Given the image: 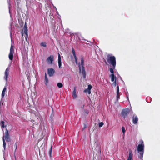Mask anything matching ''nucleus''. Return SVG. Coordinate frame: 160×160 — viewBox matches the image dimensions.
I'll use <instances>...</instances> for the list:
<instances>
[{
    "label": "nucleus",
    "mask_w": 160,
    "mask_h": 160,
    "mask_svg": "<svg viewBox=\"0 0 160 160\" xmlns=\"http://www.w3.org/2000/svg\"><path fill=\"white\" fill-rule=\"evenodd\" d=\"M81 62L78 63V67L80 73H82L84 78H86V72L83 66H84V58L82 56H81L80 58Z\"/></svg>",
    "instance_id": "obj_1"
},
{
    "label": "nucleus",
    "mask_w": 160,
    "mask_h": 160,
    "mask_svg": "<svg viewBox=\"0 0 160 160\" xmlns=\"http://www.w3.org/2000/svg\"><path fill=\"white\" fill-rule=\"evenodd\" d=\"M107 62L111 64L113 67L115 68L116 65V58L114 56L108 55L107 56Z\"/></svg>",
    "instance_id": "obj_2"
},
{
    "label": "nucleus",
    "mask_w": 160,
    "mask_h": 160,
    "mask_svg": "<svg viewBox=\"0 0 160 160\" xmlns=\"http://www.w3.org/2000/svg\"><path fill=\"white\" fill-rule=\"evenodd\" d=\"M3 147L4 149H5L6 143L5 142V139L7 142H9L10 141V137L9 135L8 131L7 129H6V131L5 132V135L3 137Z\"/></svg>",
    "instance_id": "obj_3"
},
{
    "label": "nucleus",
    "mask_w": 160,
    "mask_h": 160,
    "mask_svg": "<svg viewBox=\"0 0 160 160\" xmlns=\"http://www.w3.org/2000/svg\"><path fill=\"white\" fill-rule=\"evenodd\" d=\"M140 144H139L137 147V150L138 152L144 153V145L142 140L140 141Z\"/></svg>",
    "instance_id": "obj_4"
},
{
    "label": "nucleus",
    "mask_w": 160,
    "mask_h": 160,
    "mask_svg": "<svg viewBox=\"0 0 160 160\" xmlns=\"http://www.w3.org/2000/svg\"><path fill=\"white\" fill-rule=\"evenodd\" d=\"M10 69V68L8 67L6 69L5 71L4 79L5 80L6 82L8 81V77L9 75Z\"/></svg>",
    "instance_id": "obj_5"
},
{
    "label": "nucleus",
    "mask_w": 160,
    "mask_h": 160,
    "mask_svg": "<svg viewBox=\"0 0 160 160\" xmlns=\"http://www.w3.org/2000/svg\"><path fill=\"white\" fill-rule=\"evenodd\" d=\"M13 52L14 49L13 48V47L12 45H11L10 48V52L8 55L9 59L11 61H12L13 60Z\"/></svg>",
    "instance_id": "obj_6"
},
{
    "label": "nucleus",
    "mask_w": 160,
    "mask_h": 160,
    "mask_svg": "<svg viewBox=\"0 0 160 160\" xmlns=\"http://www.w3.org/2000/svg\"><path fill=\"white\" fill-rule=\"evenodd\" d=\"M129 110L128 108L123 109L122 111V115L124 118H125L129 113Z\"/></svg>",
    "instance_id": "obj_7"
},
{
    "label": "nucleus",
    "mask_w": 160,
    "mask_h": 160,
    "mask_svg": "<svg viewBox=\"0 0 160 160\" xmlns=\"http://www.w3.org/2000/svg\"><path fill=\"white\" fill-rule=\"evenodd\" d=\"M53 60L54 57L53 55H51L47 58V62L48 64H52Z\"/></svg>",
    "instance_id": "obj_8"
},
{
    "label": "nucleus",
    "mask_w": 160,
    "mask_h": 160,
    "mask_svg": "<svg viewBox=\"0 0 160 160\" xmlns=\"http://www.w3.org/2000/svg\"><path fill=\"white\" fill-rule=\"evenodd\" d=\"M55 72V70L52 68H48V73L49 77L52 76Z\"/></svg>",
    "instance_id": "obj_9"
},
{
    "label": "nucleus",
    "mask_w": 160,
    "mask_h": 160,
    "mask_svg": "<svg viewBox=\"0 0 160 160\" xmlns=\"http://www.w3.org/2000/svg\"><path fill=\"white\" fill-rule=\"evenodd\" d=\"M132 119L133 123L134 124H137L138 121V119L137 116L136 115H134L132 117Z\"/></svg>",
    "instance_id": "obj_10"
},
{
    "label": "nucleus",
    "mask_w": 160,
    "mask_h": 160,
    "mask_svg": "<svg viewBox=\"0 0 160 160\" xmlns=\"http://www.w3.org/2000/svg\"><path fill=\"white\" fill-rule=\"evenodd\" d=\"M92 88V87L91 86V85L89 84L88 86V88L87 89H86L84 90V92H88V94H90L91 92V89Z\"/></svg>",
    "instance_id": "obj_11"
},
{
    "label": "nucleus",
    "mask_w": 160,
    "mask_h": 160,
    "mask_svg": "<svg viewBox=\"0 0 160 160\" xmlns=\"http://www.w3.org/2000/svg\"><path fill=\"white\" fill-rule=\"evenodd\" d=\"M58 63L59 67L60 68L62 65L61 59L60 55L59 53H58Z\"/></svg>",
    "instance_id": "obj_12"
},
{
    "label": "nucleus",
    "mask_w": 160,
    "mask_h": 160,
    "mask_svg": "<svg viewBox=\"0 0 160 160\" xmlns=\"http://www.w3.org/2000/svg\"><path fill=\"white\" fill-rule=\"evenodd\" d=\"M129 156L127 160H132V153L131 150H129Z\"/></svg>",
    "instance_id": "obj_13"
},
{
    "label": "nucleus",
    "mask_w": 160,
    "mask_h": 160,
    "mask_svg": "<svg viewBox=\"0 0 160 160\" xmlns=\"http://www.w3.org/2000/svg\"><path fill=\"white\" fill-rule=\"evenodd\" d=\"M117 87V100L118 101V100L120 98V96L119 95V86L118 85Z\"/></svg>",
    "instance_id": "obj_14"
},
{
    "label": "nucleus",
    "mask_w": 160,
    "mask_h": 160,
    "mask_svg": "<svg viewBox=\"0 0 160 160\" xmlns=\"http://www.w3.org/2000/svg\"><path fill=\"white\" fill-rule=\"evenodd\" d=\"M24 33L26 35L25 38H27L28 37V29L26 26L24 27Z\"/></svg>",
    "instance_id": "obj_15"
},
{
    "label": "nucleus",
    "mask_w": 160,
    "mask_h": 160,
    "mask_svg": "<svg viewBox=\"0 0 160 160\" xmlns=\"http://www.w3.org/2000/svg\"><path fill=\"white\" fill-rule=\"evenodd\" d=\"M111 78V80L112 82H114L116 80V78L114 74H112L110 76Z\"/></svg>",
    "instance_id": "obj_16"
},
{
    "label": "nucleus",
    "mask_w": 160,
    "mask_h": 160,
    "mask_svg": "<svg viewBox=\"0 0 160 160\" xmlns=\"http://www.w3.org/2000/svg\"><path fill=\"white\" fill-rule=\"evenodd\" d=\"M72 96L74 98H75L77 97V95L76 93V91L75 88L74 90L72 93Z\"/></svg>",
    "instance_id": "obj_17"
},
{
    "label": "nucleus",
    "mask_w": 160,
    "mask_h": 160,
    "mask_svg": "<svg viewBox=\"0 0 160 160\" xmlns=\"http://www.w3.org/2000/svg\"><path fill=\"white\" fill-rule=\"evenodd\" d=\"M6 87H5L3 89V90L2 91V98H3L4 96L5 92H6Z\"/></svg>",
    "instance_id": "obj_18"
},
{
    "label": "nucleus",
    "mask_w": 160,
    "mask_h": 160,
    "mask_svg": "<svg viewBox=\"0 0 160 160\" xmlns=\"http://www.w3.org/2000/svg\"><path fill=\"white\" fill-rule=\"evenodd\" d=\"M49 82V80L48 78H44V83L46 86H47Z\"/></svg>",
    "instance_id": "obj_19"
},
{
    "label": "nucleus",
    "mask_w": 160,
    "mask_h": 160,
    "mask_svg": "<svg viewBox=\"0 0 160 160\" xmlns=\"http://www.w3.org/2000/svg\"><path fill=\"white\" fill-rule=\"evenodd\" d=\"M40 45L42 47H43L45 48H46L47 47L46 43L45 42H42L41 43Z\"/></svg>",
    "instance_id": "obj_20"
},
{
    "label": "nucleus",
    "mask_w": 160,
    "mask_h": 160,
    "mask_svg": "<svg viewBox=\"0 0 160 160\" xmlns=\"http://www.w3.org/2000/svg\"><path fill=\"white\" fill-rule=\"evenodd\" d=\"M115 68H113L112 67V68H109V71L112 74H114L113 70L115 69Z\"/></svg>",
    "instance_id": "obj_21"
},
{
    "label": "nucleus",
    "mask_w": 160,
    "mask_h": 160,
    "mask_svg": "<svg viewBox=\"0 0 160 160\" xmlns=\"http://www.w3.org/2000/svg\"><path fill=\"white\" fill-rule=\"evenodd\" d=\"M57 86L59 88H61L63 87V84L61 82H58L57 84Z\"/></svg>",
    "instance_id": "obj_22"
},
{
    "label": "nucleus",
    "mask_w": 160,
    "mask_h": 160,
    "mask_svg": "<svg viewBox=\"0 0 160 160\" xmlns=\"http://www.w3.org/2000/svg\"><path fill=\"white\" fill-rule=\"evenodd\" d=\"M4 123V122L3 121H1L0 122L1 126L2 128H4L5 127Z\"/></svg>",
    "instance_id": "obj_23"
},
{
    "label": "nucleus",
    "mask_w": 160,
    "mask_h": 160,
    "mask_svg": "<svg viewBox=\"0 0 160 160\" xmlns=\"http://www.w3.org/2000/svg\"><path fill=\"white\" fill-rule=\"evenodd\" d=\"M52 148V146H51V148H50V149L49 151V156H50V157H51Z\"/></svg>",
    "instance_id": "obj_24"
},
{
    "label": "nucleus",
    "mask_w": 160,
    "mask_h": 160,
    "mask_svg": "<svg viewBox=\"0 0 160 160\" xmlns=\"http://www.w3.org/2000/svg\"><path fill=\"white\" fill-rule=\"evenodd\" d=\"M122 131L123 133V136H124V133L125 132V128L124 127H122Z\"/></svg>",
    "instance_id": "obj_25"
},
{
    "label": "nucleus",
    "mask_w": 160,
    "mask_h": 160,
    "mask_svg": "<svg viewBox=\"0 0 160 160\" xmlns=\"http://www.w3.org/2000/svg\"><path fill=\"white\" fill-rule=\"evenodd\" d=\"M104 124V123L103 122H100L99 123V127H102Z\"/></svg>",
    "instance_id": "obj_26"
},
{
    "label": "nucleus",
    "mask_w": 160,
    "mask_h": 160,
    "mask_svg": "<svg viewBox=\"0 0 160 160\" xmlns=\"http://www.w3.org/2000/svg\"><path fill=\"white\" fill-rule=\"evenodd\" d=\"M139 154L140 155L139 158L140 159H142L143 158V153H142V152L139 153Z\"/></svg>",
    "instance_id": "obj_27"
},
{
    "label": "nucleus",
    "mask_w": 160,
    "mask_h": 160,
    "mask_svg": "<svg viewBox=\"0 0 160 160\" xmlns=\"http://www.w3.org/2000/svg\"><path fill=\"white\" fill-rule=\"evenodd\" d=\"M72 53L74 57L76 56L75 51L73 49H72Z\"/></svg>",
    "instance_id": "obj_28"
},
{
    "label": "nucleus",
    "mask_w": 160,
    "mask_h": 160,
    "mask_svg": "<svg viewBox=\"0 0 160 160\" xmlns=\"http://www.w3.org/2000/svg\"><path fill=\"white\" fill-rule=\"evenodd\" d=\"M113 83V85L114 87H115L116 85V80H115Z\"/></svg>",
    "instance_id": "obj_29"
},
{
    "label": "nucleus",
    "mask_w": 160,
    "mask_h": 160,
    "mask_svg": "<svg viewBox=\"0 0 160 160\" xmlns=\"http://www.w3.org/2000/svg\"><path fill=\"white\" fill-rule=\"evenodd\" d=\"M74 57L75 59V62L76 63V64H78V61H77V59L76 56Z\"/></svg>",
    "instance_id": "obj_30"
},
{
    "label": "nucleus",
    "mask_w": 160,
    "mask_h": 160,
    "mask_svg": "<svg viewBox=\"0 0 160 160\" xmlns=\"http://www.w3.org/2000/svg\"><path fill=\"white\" fill-rule=\"evenodd\" d=\"M84 111H85V113H86V114H88V112L87 110H85Z\"/></svg>",
    "instance_id": "obj_31"
},
{
    "label": "nucleus",
    "mask_w": 160,
    "mask_h": 160,
    "mask_svg": "<svg viewBox=\"0 0 160 160\" xmlns=\"http://www.w3.org/2000/svg\"><path fill=\"white\" fill-rule=\"evenodd\" d=\"M48 78L47 77V74L46 73H45V78Z\"/></svg>",
    "instance_id": "obj_32"
},
{
    "label": "nucleus",
    "mask_w": 160,
    "mask_h": 160,
    "mask_svg": "<svg viewBox=\"0 0 160 160\" xmlns=\"http://www.w3.org/2000/svg\"><path fill=\"white\" fill-rule=\"evenodd\" d=\"M15 145H16V148H15V151H16L17 148V144H15Z\"/></svg>",
    "instance_id": "obj_33"
},
{
    "label": "nucleus",
    "mask_w": 160,
    "mask_h": 160,
    "mask_svg": "<svg viewBox=\"0 0 160 160\" xmlns=\"http://www.w3.org/2000/svg\"><path fill=\"white\" fill-rule=\"evenodd\" d=\"M84 105H83L82 107H81V108H83L84 107Z\"/></svg>",
    "instance_id": "obj_34"
},
{
    "label": "nucleus",
    "mask_w": 160,
    "mask_h": 160,
    "mask_svg": "<svg viewBox=\"0 0 160 160\" xmlns=\"http://www.w3.org/2000/svg\"><path fill=\"white\" fill-rule=\"evenodd\" d=\"M9 13H10V10H9Z\"/></svg>",
    "instance_id": "obj_35"
},
{
    "label": "nucleus",
    "mask_w": 160,
    "mask_h": 160,
    "mask_svg": "<svg viewBox=\"0 0 160 160\" xmlns=\"http://www.w3.org/2000/svg\"><path fill=\"white\" fill-rule=\"evenodd\" d=\"M22 35H23V33H22Z\"/></svg>",
    "instance_id": "obj_36"
}]
</instances>
